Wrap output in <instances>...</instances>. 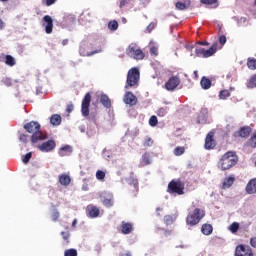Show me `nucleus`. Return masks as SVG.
I'll return each mask as SVG.
<instances>
[{
  "label": "nucleus",
  "mask_w": 256,
  "mask_h": 256,
  "mask_svg": "<svg viewBox=\"0 0 256 256\" xmlns=\"http://www.w3.org/2000/svg\"><path fill=\"white\" fill-rule=\"evenodd\" d=\"M24 129L27 133H30L31 143L32 145H37V143H41V141H45L48 139L47 133L41 131V124L36 121L28 122L24 125Z\"/></svg>",
  "instance_id": "f257e3e1"
},
{
  "label": "nucleus",
  "mask_w": 256,
  "mask_h": 256,
  "mask_svg": "<svg viewBox=\"0 0 256 256\" xmlns=\"http://www.w3.org/2000/svg\"><path fill=\"white\" fill-rule=\"evenodd\" d=\"M239 157L237 156V152L228 151L220 158L218 162V167L221 171H227L232 167H235L236 163H238Z\"/></svg>",
  "instance_id": "f03ea898"
},
{
  "label": "nucleus",
  "mask_w": 256,
  "mask_h": 256,
  "mask_svg": "<svg viewBox=\"0 0 256 256\" xmlns=\"http://www.w3.org/2000/svg\"><path fill=\"white\" fill-rule=\"evenodd\" d=\"M89 107H91V93L87 92L82 100L81 114L92 123H97V112L89 113Z\"/></svg>",
  "instance_id": "7ed1b4c3"
},
{
  "label": "nucleus",
  "mask_w": 256,
  "mask_h": 256,
  "mask_svg": "<svg viewBox=\"0 0 256 256\" xmlns=\"http://www.w3.org/2000/svg\"><path fill=\"white\" fill-rule=\"evenodd\" d=\"M141 79V72L139 68L133 67L128 71L125 89H131V87H139V80Z\"/></svg>",
  "instance_id": "20e7f679"
},
{
  "label": "nucleus",
  "mask_w": 256,
  "mask_h": 256,
  "mask_svg": "<svg viewBox=\"0 0 256 256\" xmlns=\"http://www.w3.org/2000/svg\"><path fill=\"white\" fill-rule=\"evenodd\" d=\"M167 193L169 195H185V182L181 179H173L168 183Z\"/></svg>",
  "instance_id": "39448f33"
},
{
  "label": "nucleus",
  "mask_w": 256,
  "mask_h": 256,
  "mask_svg": "<svg viewBox=\"0 0 256 256\" xmlns=\"http://www.w3.org/2000/svg\"><path fill=\"white\" fill-rule=\"evenodd\" d=\"M219 48V43L215 42L209 49L203 48V46H195V55L196 57H200L202 59H208V57H213L215 53H217V49Z\"/></svg>",
  "instance_id": "423d86ee"
},
{
  "label": "nucleus",
  "mask_w": 256,
  "mask_h": 256,
  "mask_svg": "<svg viewBox=\"0 0 256 256\" xmlns=\"http://www.w3.org/2000/svg\"><path fill=\"white\" fill-rule=\"evenodd\" d=\"M205 217V210L201 208H195L192 212H190L186 218L187 225L190 227H195L198 223L201 222V219Z\"/></svg>",
  "instance_id": "0eeeda50"
},
{
  "label": "nucleus",
  "mask_w": 256,
  "mask_h": 256,
  "mask_svg": "<svg viewBox=\"0 0 256 256\" xmlns=\"http://www.w3.org/2000/svg\"><path fill=\"white\" fill-rule=\"evenodd\" d=\"M92 47H93V45L91 43H89L87 41H82L80 43V47H79V54L81 55V57H91V56L97 55V53H101V51H103L102 49L91 51Z\"/></svg>",
  "instance_id": "6e6552de"
},
{
  "label": "nucleus",
  "mask_w": 256,
  "mask_h": 256,
  "mask_svg": "<svg viewBox=\"0 0 256 256\" xmlns=\"http://www.w3.org/2000/svg\"><path fill=\"white\" fill-rule=\"evenodd\" d=\"M126 54L128 57H131L132 59H136V61H141L145 59V53H143V50L137 48V45L130 44L128 48L126 49Z\"/></svg>",
  "instance_id": "1a4fd4ad"
},
{
  "label": "nucleus",
  "mask_w": 256,
  "mask_h": 256,
  "mask_svg": "<svg viewBox=\"0 0 256 256\" xmlns=\"http://www.w3.org/2000/svg\"><path fill=\"white\" fill-rule=\"evenodd\" d=\"M235 256H255L253 249L249 245L240 244L235 248Z\"/></svg>",
  "instance_id": "9d476101"
},
{
  "label": "nucleus",
  "mask_w": 256,
  "mask_h": 256,
  "mask_svg": "<svg viewBox=\"0 0 256 256\" xmlns=\"http://www.w3.org/2000/svg\"><path fill=\"white\" fill-rule=\"evenodd\" d=\"M215 147H217V141L215 140V132L210 131L206 135L204 149H206V151H211L212 149H215Z\"/></svg>",
  "instance_id": "9b49d317"
},
{
  "label": "nucleus",
  "mask_w": 256,
  "mask_h": 256,
  "mask_svg": "<svg viewBox=\"0 0 256 256\" xmlns=\"http://www.w3.org/2000/svg\"><path fill=\"white\" fill-rule=\"evenodd\" d=\"M179 85H181V78L178 76H172L165 83V89L167 91H175L176 87H179Z\"/></svg>",
  "instance_id": "f8f14e48"
},
{
  "label": "nucleus",
  "mask_w": 256,
  "mask_h": 256,
  "mask_svg": "<svg viewBox=\"0 0 256 256\" xmlns=\"http://www.w3.org/2000/svg\"><path fill=\"white\" fill-rule=\"evenodd\" d=\"M55 147H57V143H55V140H48L40 145H37V149H39V151H42V153H49L53 151Z\"/></svg>",
  "instance_id": "ddd939ff"
},
{
  "label": "nucleus",
  "mask_w": 256,
  "mask_h": 256,
  "mask_svg": "<svg viewBox=\"0 0 256 256\" xmlns=\"http://www.w3.org/2000/svg\"><path fill=\"white\" fill-rule=\"evenodd\" d=\"M123 101L126 105H137V96L134 95L132 92H126Z\"/></svg>",
  "instance_id": "4468645a"
},
{
  "label": "nucleus",
  "mask_w": 256,
  "mask_h": 256,
  "mask_svg": "<svg viewBox=\"0 0 256 256\" xmlns=\"http://www.w3.org/2000/svg\"><path fill=\"white\" fill-rule=\"evenodd\" d=\"M245 191L248 195H256V178H252L248 181Z\"/></svg>",
  "instance_id": "2eb2a0df"
},
{
  "label": "nucleus",
  "mask_w": 256,
  "mask_h": 256,
  "mask_svg": "<svg viewBox=\"0 0 256 256\" xmlns=\"http://www.w3.org/2000/svg\"><path fill=\"white\" fill-rule=\"evenodd\" d=\"M86 213H87L88 217H90L91 219H95L96 217H99L100 211L97 208V206L88 205L86 208Z\"/></svg>",
  "instance_id": "dca6fc26"
},
{
  "label": "nucleus",
  "mask_w": 256,
  "mask_h": 256,
  "mask_svg": "<svg viewBox=\"0 0 256 256\" xmlns=\"http://www.w3.org/2000/svg\"><path fill=\"white\" fill-rule=\"evenodd\" d=\"M120 229L123 235H129L133 233V223L122 221Z\"/></svg>",
  "instance_id": "f3484780"
},
{
  "label": "nucleus",
  "mask_w": 256,
  "mask_h": 256,
  "mask_svg": "<svg viewBox=\"0 0 256 256\" xmlns=\"http://www.w3.org/2000/svg\"><path fill=\"white\" fill-rule=\"evenodd\" d=\"M43 21H44V23H46V26H45L46 33L48 35L53 33V18H51V16H49V15H45L43 17Z\"/></svg>",
  "instance_id": "a211bd4d"
},
{
  "label": "nucleus",
  "mask_w": 256,
  "mask_h": 256,
  "mask_svg": "<svg viewBox=\"0 0 256 256\" xmlns=\"http://www.w3.org/2000/svg\"><path fill=\"white\" fill-rule=\"evenodd\" d=\"M102 203L105 207H113V195L104 194L101 196Z\"/></svg>",
  "instance_id": "6ab92c4d"
},
{
  "label": "nucleus",
  "mask_w": 256,
  "mask_h": 256,
  "mask_svg": "<svg viewBox=\"0 0 256 256\" xmlns=\"http://www.w3.org/2000/svg\"><path fill=\"white\" fill-rule=\"evenodd\" d=\"M236 135H238V137H242L246 139L247 137H249V135H251V127L244 126L240 128L239 131L236 132Z\"/></svg>",
  "instance_id": "aec40b11"
},
{
  "label": "nucleus",
  "mask_w": 256,
  "mask_h": 256,
  "mask_svg": "<svg viewBox=\"0 0 256 256\" xmlns=\"http://www.w3.org/2000/svg\"><path fill=\"white\" fill-rule=\"evenodd\" d=\"M71 153H73V149L69 145L61 147L58 151L60 157H67V155H71Z\"/></svg>",
  "instance_id": "412c9836"
},
{
  "label": "nucleus",
  "mask_w": 256,
  "mask_h": 256,
  "mask_svg": "<svg viewBox=\"0 0 256 256\" xmlns=\"http://www.w3.org/2000/svg\"><path fill=\"white\" fill-rule=\"evenodd\" d=\"M233 183H235L234 176H228L224 179V182L222 184V189H230V187L233 186Z\"/></svg>",
  "instance_id": "4be33fe9"
},
{
  "label": "nucleus",
  "mask_w": 256,
  "mask_h": 256,
  "mask_svg": "<svg viewBox=\"0 0 256 256\" xmlns=\"http://www.w3.org/2000/svg\"><path fill=\"white\" fill-rule=\"evenodd\" d=\"M59 183L62 184L64 187H67L71 184V176L67 174H62L59 176Z\"/></svg>",
  "instance_id": "5701e85b"
},
{
  "label": "nucleus",
  "mask_w": 256,
  "mask_h": 256,
  "mask_svg": "<svg viewBox=\"0 0 256 256\" xmlns=\"http://www.w3.org/2000/svg\"><path fill=\"white\" fill-rule=\"evenodd\" d=\"M200 3L212 7V9H217V7H219V0H200Z\"/></svg>",
  "instance_id": "b1692460"
},
{
  "label": "nucleus",
  "mask_w": 256,
  "mask_h": 256,
  "mask_svg": "<svg viewBox=\"0 0 256 256\" xmlns=\"http://www.w3.org/2000/svg\"><path fill=\"white\" fill-rule=\"evenodd\" d=\"M200 85L204 90L211 89V85H212L211 79L203 76L201 78Z\"/></svg>",
  "instance_id": "393cba45"
},
{
  "label": "nucleus",
  "mask_w": 256,
  "mask_h": 256,
  "mask_svg": "<svg viewBox=\"0 0 256 256\" xmlns=\"http://www.w3.org/2000/svg\"><path fill=\"white\" fill-rule=\"evenodd\" d=\"M100 103L103 104L104 107H106V109H110L111 107V99H109V96L102 94L100 96Z\"/></svg>",
  "instance_id": "a878e982"
},
{
  "label": "nucleus",
  "mask_w": 256,
  "mask_h": 256,
  "mask_svg": "<svg viewBox=\"0 0 256 256\" xmlns=\"http://www.w3.org/2000/svg\"><path fill=\"white\" fill-rule=\"evenodd\" d=\"M140 163L142 167H146V165H151V156L149 155V153L145 152L142 155V159Z\"/></svg>",
  "instance_id": "bb28decb"
},
{
  "label": "nucleus",
  "mask_w": 256,
  "mask_h": 256,
  "mask_svg": "<svg viewBox=\"0 0 256 256\" xmlns=\"http://www.w3.org/2000/svg\"><path fill=\"white\" fill-rule=\"evenodd\" d=\"M50 123L51 125H54V127L61 125V115L59 114L52 115L50 118Z\"/></svg>",
  "instance_id": "cd10ccee"
},
{
  "label": "nucleus",
  "mask_w": 256,
  "mask_h": 256,
  "mask_svg": "<svg viewBox=\"0 0 256 256\" xmlns=\"http://www.w3.org/2000/svg\"><path fill=\"white\" fill-rule=\"evenodd\" d=\"M203 235H211L213 233V226L211 224H203L201 227Z\"/></svg>",
  "instance_id": "c85d7f7f"
},
{
  "label": "nucleus",
  "mask_w": 256,
  "mask_h": 256,
  "mask_svg": "<svg viewBox=\"0 0 256 256\" xmlns=\"http://www.w3.org/2000/svg\"><path fill=\"white\" fill-rule=\"evenodd\" d=\"M75 21H76V18H75V15L73 14H67L66 16H64V23H66L67 25H73Z\"/></svg>",
  "instance_id": "c756f323"
},
{
  "label": "nucleus",
  "mask_w": 256,
  "mask_h": 256,
  "mask_svg": "<svg viewBox=\"0 0 256 256\" xmlns=\"http://www.w3.org/2000/svg\"><path fill=\"white\" fill-rule=\"evenodd\" d=\"M248 89H255L256 87V73L252 75L247 82Z\"/></svg>",
  "instance_id": "7c9ffc66"
},
{
  "label": "nucleus",
  "mask_w": 256,
  "mask_h": 256,
  "mask_svg": "<svg viewBox=\"0 0 256 256\" xmlns=\"http://www.w3.org/2000/svg\"><path fill=\"white\" fill-rule=\"evenodd\" d=\"M5 59V65H8V67H14L16 64L15 58L11 55H6Z\"/></svg>",
  "instance_id": "2f4dec72"
},
{
  "label": "nucleus",
  "mask_w": 256,
  "mask_h": 256,
  "mask_svg": "<svg viewBox=\"0 0 256 256\" xmlns=\"http://www.w3.org/2000/svg\"><path fill=\"white\" fill-rule=\"evenodd\" d=\"M127 182L129 183V185H133L134 189H137V187L139 186V181L133 176V173L129 178H127Z\"/></svg>",
  "instance_id": "473e14b6"
},
{
  "label": "nucleus",
  "mask_w": 256,
  "mask_h": 256,
  "mask_svg": "<svg viewBox=\"0 0 256 256\" xmlns=\"http://www.w3.org/2000/svg\"><path fill=\"white\" fill-rule=\"evenodd\" d=\"M247 67L251 71H255V69H256V59L255 58H248L247 59Z\"/></svg>",
  "instance_id": "72a5a7b5"
},
{
  "label": "nucleus",
  "mask_w": 256,
  "mask_h": 256,
  "mask_svg": "<svg viewBox=\"0 0 256 256\" xmlns=\"http://www.w3.org/2000/svg\"><path fill=\"white\" fill-rule=\"evenodd\" d=\"M61 236H62V239L64 240V245H69L70 241V237H71V233H69V231H62L61 232Z\"/></svg>",
  "instance_id": "f704fd0d"
},
{
  "label": "nucleus",
  "mask_w": 256,
  "mask_h": 256,
  "mask_svg": "<svg viewBox=\"0 0 256 256\" xmlns=\"http://www.w3.org/2000/svg\"><path fill=\"white\" fill-rule=\"evenodd\" d=\"M108 28L110 31H117V29H119V23L117 20H112L108 23Z\"/></svg>",
  "instance_id": "c9c22d12"
},
{
  "label": "nucleus",
  "mask_w": 256,
  "mask_h": 256,
  "mask_svg": "<svg viewBox=\"0 0 256 256\" xmlns=\"http://www.w3.org/2000/svg\"><path fill=\"white\" fill-rule=\"evenodd\" d=\"M176 157H181L185 153V148L183 146H178L173 151Z\"/></svg>",
  "instance_id": "e433bc0d"
},
{
  "label": "nucleus",
  "mask_w": 256,
  "mask_h": 256,
  "mask_svg": "<svg viewBox=\"0 0 256 256\" xmlns=\"http://www.w3.org/2000/svg\"><path fill=\"white\" fill-rule=\"evenodd\" d=\"M77 249L75 248H70L64 251V256H77Z\"/></svg>",
  "instance_id": "4c0bfd02"
},
{
  "label": "nucleus",
  "mask_w": 256,
  "mask_h": 256,
  "mask_svg": "<svg viewBox=\"0 0 256 256\" xmlns=\"http://www.w3.org/2000/svg\"><path fill=\"white\" fill-rule=\"evenodd\" d=\"M159 123V120L157 119V116H151L149 119V126L150 127H157Z\"/></svg>",
  "instance_id": "58836bf2"
},
{
  "label": "nucleus",
  "mask_w": 256,
  "mask_h": 256,
  "mask_svg": "<svg viewBox=\"0 0 256 256\" xmlns=\"http://www.w3.org/2000/svg\"><path fill=\"white\" fill-rule=\"evenodd\" d=\"M31 157H33V152H28L26 155L22 156V162L27 165L29 161H31Z\"/></svg>",
  "instance_id": "ea45409f"
},
{
  "label": "nucleus",
  "mask_w": 256,
  "mask_h": 256,
  "mask_svg": "<svg viewBox=\"0 0 256 256\" xmlns=\"http://www.w3.org/2000/svg\"><path fill=\"white\" fill-rule=\"evenodd\" d=\"M220 99H227V97H231V92L229 90H222L219 93Z\"/></svg>",
  "instance_id": "a19ab883"
},
{
  "label": "nucleus",
  "mask_w": 256,
  "mask_h": 256,
  "mask_svg": "<svg viewBox=\"0 0 256 256\" xmlns=\"http://www.w3.org/2000/svg\"><path fill=\"white\" fill-rule=\"evenodd\" d=\"M231 233H237L239 231V223L238 222H233L230 227H229Z\"/></svg>",
  "instance_id": "79ce46f5"
},
{
  "label": "nucleus",
  "mask_w": 256,
  "mask_h": 256,
  "mask_svg": "<svg viewBox=\"0 0 256 256\" xmlns=\"http://www.w3.org/2000/svg\"><path fill=\"white\" fill-rule=\"evenodd\" d=\"M1 83H3V85L6 87H11V85H13V80H11L9 77H5L1 80Z\"/></svg>",
  "instance_id": "37998d69"
},
{
  "label": "nucleus",
  "mask_w": 256,
  "mask_h": 256,
  "mask_svg": "<svg viewBox=\"0 0 256 256\" xmlns=\"http://www.w3.org/2000/svg\"><path fill=\"white\" fill-rule=\"evenodd\" d=\"M176 9H178V11H185V9H187V4L183 3V2H177L175 4Z\"/></svg>",
  "instance_id": "c03bdc74"
},
{
  "label": "nucleus",
  "mask_w": 256,
  "mask_h": 256,
  "mask_svg": "<svg viewBox=\"0 0 256 256\" xmlns=\"http://www.w3.org/2000/svg\"><path fill=\"white\" fill-rule=\"evenodd\" d=\"M248 143L253 149L256 148V133L251 136Z\"/></svg>",
  "instance_id": "a18cd8bd"
},
{
  "label": "nucleus",
  "mask_w": 256,
  "mask_h": 256,
  "mask_svg": "<svg viewBox=\"0 0 256 256\" xmlns=\"http://www.w3.org/2000/svg\"><path fill=\"white\" fill-rule=\"evenodd\" d=\"M173 216L171 215H166L164 216V223L165 225H173Z\"/></svg>",
  "instance_id": "49530a36"
},
{
  "label": "nucleus",
  "mask_w": 256,
  "mask_h": 256,
  "mask_svg": "<svg viewBox=\"0 0 256 256\" xmlns=\"http://www.w3.org/2000/svg\"><path fill=\"white\" fill-rule=\"evenodd\" d=\"M96 179H98V181H103V179H105V172L103 170H98L96 172Z\"/></svg>",
  "instance_id": "de8ad7c7"
},
{
  "label": "nucleus",
  "mask_w": 256,
  "mask_h": 256,
  "mask_svg": "<svg viewBox=\"0 0 256 256\" xmlns=\"http://www.w3.org/2000/svg\"><path fill=\"white\" fill-rule=\"evenodd\" d=\"M157 115L158 117H165V115H167V108H159Z\"/></svg>",
  "instance_id": "09e8293b"
},
{
  "label": "nucleus",
  "mask_w": 256,
  "mask_h": 256,
  "mask_svg": "<svg viewBox=\"0 0 256 256\" xmlns=\"http://www.w3.org/2000/svg\"><path fill=\"white\" fill-rule=\"evenodd\" d=\"M153 146V139L151 137H147L144 141V147H152Z\"/></svg>",
  "instance_id": "8fccbe9b"
},
{
  "label": "nucleus",
  "mask_w": 256,
  "mask_h": 256,
  "mask_svg": "<svg viewBox=\"0 0 256 256\" xmlns=\"http://www.w3.org/2000/svg\"><path fill=\"white\" fill-rule=\"evenodd\" d=\"M150 53H151V55H155V57H157V55H159V49H157V47L153 46L150 48Z\"/></svg>",
  "instance_id": "3c124183"
},
{
  "label": "nucleus",
  "mask_w": 256,
  "mask_h": 256,
  "mask_svg": "<svg viewBox=\"0 0 256 256\" xmlns=\"http://www.w3.org/2000/svg\"><path fill=\"white\" fill-rule=\"evenodd\" d=\"M219 43L223 47V45H225L227 43V37H225V35L220 36Z\"/></svg>",
  "instance_id": "603ef678"
},
{
  "label": "nucleus",
  "mask_w": 256,
  "mask_h": 256,
  "mask_svg": "<svg viewBox=\"0 0 256 256\" xmlns=\"http://www.w3.org/2000/svg\"><path fill=\"white\" fill-rule=\"evenodd\" d=\"M51 217H52V221H58L60 217L59 212L58 211L53 212Z\"/></svg>",
  "instance_id": "864d4df0"
},
{
  "label": "nucleus",
  "mask_w": 256,
  "mask_h": 256,
  "mask_svg": "<svg viewBox=\"0 0 256 256\" xmlns=\"http://www.w3.org/2000/svg\"><path fill=\"white\" fill-rule=\"evenodd\" d=\"M29 135L27 134H21L19 139L22 143H27V139H28Z\"/></svg>",
  "instance_id": "5fc2aeb1"
},
{
  "label": "nucleus",
  "mask_w": 256,
  "mask_h": 256,
  "mask_svg": "<svg viewBox=\"0 0 256 256\" xmlns=\"http://www.w3.org/2000/svg\"><path fill=\"white\" fill-rule=\"evenodd\" d=\"M57 3V0H45L46 7H51V5H55Z\"/></svg>",
  "instance_id": "6e6d98bb"
},
{
  "label": "nucleus",
  "mask_w": 256,
  "mask_h": 256,
  "mask_svg": "<svg viewBox=\"0 0 256 256\" xmlns=\"http://www.w3.org/2000/svg\"><path fill=\"white\" fill-rule=\"evenodd\" d=\"M250 245L253 249H256V236L250 238Z\"/></svg>",
  "instance_id": "4d7b16f0"
},
{
  "label": "nucleus",
  "mask_w": 256,
  "mask_h": 256,
  "mask_svg": "<svg viewBox=\"0 0 256 256\" xmlns=\"http://www.w3.org/2000/svg\"><path fill=\"white\" fill-rule=\"evenodd\" d=\"M75 106L73 104H69L66 107V113H72Z\"/></svg>",
  "instance_id": "13d9d810"
},
{
  "label": "nucleus",
  "mask_w": 256,
  "mask_h": 256,
  "mask_svg": "<svg viewBox=\"0 0 256 256\" xmlns=\"http://www.w3.org/2000/svg\"><path fill=\"white\" fill-rule=\"evenodd\" d=\"M201 45L206 46V47H209V42L203 41V42H197V43H196V46H200V47H201Z\"/></svg>",
  "instance_id": "bf43d9fd"
},
{
  "label": "nucleus",
  "mask_w": 256,
  "mask_h": 256,
  "mask_svg": "<svg viewBox=\"0 0 256 256\" xmlns=\"http://www.w3.org/2000/svg\"><path fill=\"white\" fill-rule=\"evenodd\" d=\"M126 5H127V0H121L119 7L120 9H123V7H125Z\"/></svg>",
  "instance_id": "052dcab7"
},
{
  "label": "nucleus",
  "mask_w": 256,
  "mask_h": 256,
  "mask_svg": "<svg viewBox=\"0 0 256 256\" xmlns=\"http://www.w3.org/2000/svg\"><path fill=\"white\" fill-rule=\"evenodd\" d=\"M172 231L171 230H165L164 231V237H169L171 235Z\"/></svg>",
  "instance_id": "680f3d73"
},
{
  "label": "nucleus",
  "mask_w": 256,
  "mask_h": 256,
  "mask_svg": "<svg viewBox=\"0 0 256 256\" xmlns=\"http://www.w3.org/2000/svg\"><path fill=\"white\" fill-rule=\"evenodd\" d=\"M119 256H131V253L129 251H126L124 253H120Z\"/></svg>",
  "instance_id": "e2e57ef3"
},
{
  "label": "nucleus",
  "mask_w": 256,
  "mask_h": 256,
  "mask_svg": "<svg viewBox=\"0 0 256 256\" xmlns=\"http://www.w3.org/2000/svg\"><path fill=\"white\" fill-rule=\"evenodd\" d=\"M62 45L65 47V45H69V39L62 40Z\"/></svg>",
  "instance_id": "0e129e2a"
},
{
  "label": "nucleus",
  "mask_w": 256,
  "mask_h": 256,
  "mask_svg": "<svg viewBox=\"0 0 256 256\" xmlns=\"http://www.w3.org/2000/svg\"><path fill=\"white\" fill-rule=\"evenodd\" d=\"M4 25H5V24L3 23V20L0 19V30L3 29Z\"/></svg>",
  "instance_id": "69168bd1"
},
{
  "label": "nucleus",
  "mask_w": 256,
  "mask_h": 256,
  "mask_svg": "<svg viewBox=\"0 0 256 256\" xmlns=\"http://www.w3.org/2000/svg\"><path fill=\"white\" fill-rule=\"evenodd\" d=\"M76 225H77V219H74L72 222V227H76Z\"/></svg>",
  "instance_id": "338daca9"
},
{
  "label": "nucleus",
  "mask_w": 256,
  "mask_h": 256,
  "mask_svg": "<svg viewBox=\"0 0 256 256\" xmlns=\"http://www.w3.org/2000/svg\"><path fill=\"white\" fill-rule=\"evenodd\" d=\"M194 75H195L196 78L198 77V72H197V70L194 71Z\"/></svg>",
  "instance_id": "774afa93"
}]
</instances>
